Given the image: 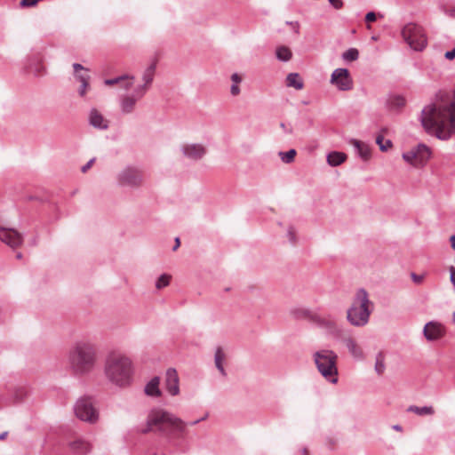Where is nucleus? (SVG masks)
Instances as JSON below:
<instances>
[{
	"instance_id": "f257e3e1",
	"label": "nucleus",
	"mask_w": 455,
	"mask_h": 455,
	"mask_svg": "<svg viewBox=\"0 0 455 455\" xmlns=\"http://www.w3.org/2000/svg\"><path fill=\"white\" fill-rule=\"evenodd\" d=\"M421 124L443 140L455 136V88L451 96L440 92L436 101L421 111Z\"/></svg>"
},
{
	"instance_id": "f03ea898",
	"label": "nucleus",
	"mask_w": 455,
	"mask_h": 455,
	"mask_svg": "<svg viewBox=\"0 0 455 455\" xmlns=\"http://www.w3.org/2000/svg\"><path fill=\"white\" fill-rule=\"evenodd\" d=\"M144 434L158 432L170 443L183 439L187 432V424L180 418L163 409L151 410L147 417L145 427L140 428Z\"/></svg>"
},
{
	"instance_id": "7ed1b4c3",
	"label": "nucleus",
	"mask_w": 455,
	"mask_h": 455,
	"mask_svg": "<svg viewBox=\"0 0 455 455\" xmlns=\"http://www.w3.org/2000/svg\"><path fill=\"white\" fill-rule=\"evenodd\" d=\"M99 362L97 345L87 339L75 341L67 353V363L69 371L77 377L92 373Z\"/></svg>"
},
{
	"instance_id": "20e7f679",
	"label": "nucleus",
	"mask_w": 455,
	"mask_h": 455,
	"mask_svg": "<svg viewBox=\"0 0 455 455\" xmlns=\"http://www.w3.org/2000/svg\"><path fill=\"white\" fill-rule=\"evenodd\" d=\"M103 371L108 383L124 389L132 386L135 368L132 360L128 355L113 351L105 358Z\"/></svg>"
},
{
	"instance_id": "39448f33",
	"label": "nucleus",
	"mask_w": 455,
	"mask_h": 455,
	"mask_svg": "<svg viewBox=\"0 0 455 455\" xmlns=\"http://www.w3.org/2000/svg\"><path fill=\"white\" fill-rule=\"evenodd\" d=\"M372 310L373 304L369 299L366 290L359 289L347 311V320L353 326L363 327L369 323Z\"/></svg>"
},
{
	"instance_id": "423d86ee",
	"label": "nucleus",
	"mask_w": 455,
	"mask_h": 455,
	"mask_svg": "<svg viewBox=\"0 0 455 455\" xmlns=\"http://www.w3.org/2000/svg\"><path fill=\"white\" fill-rule=\"evenodd\" d=\"M313 360L319 373L330 383L338 382V355L331 349L323 348L313 354Z\"/></svg>"
},
{
	"instance_id": "0eeeda50",
	"label": "nucleus",
	"mask_w": 455,
	"mask_h": 455,
	"mask_svg": "<svg viewBox=\"0 0 455 455\" xmlns=\"http://www.w3.org/2000/svg\"><path fill=\"white\" fill-rule=\"evenodd\" d=\"M73 410L78 419L90 425L96 424L100 419L99 409L91 396L78 398L73 406Z\"/></svg>"
},
{
	"instance_id": "6e6552de",
	"label": "nucleus",
	"mask_w": 455,
	"mask_h": 455,
	"mask_svg": "<svg viewBox=\"0 0 455 455\" xmlns=\"http://www.w3.org/2000/svg\"><path fill=\"white\" fill-rule=\"evenodd\" d=\"M402 36L414 51H422L427 43L423 28L416 23H408L402 29Z\"/></svg>"
},
{
	"instance_id": "1a4fd4ad",
	"label": "nucleus",
	"mask_w": 455,
	"mask_h": 455,
	"mask_svg": "<svg viewBox=\"0 0 455 455\" xmlns=\"http://www.w3.org/2000/svg\"><path fill=\"white\" fill-rule=\"evenodd\" d=\"M116 182L120 187L139 188L143 184L142 171L134 165H127L120 170L116 174Z\"/></svg>"
},
{
	"instance_id": "9d476101",
	"label": "nucleus",
	"mask_w": 455,
	"mask_h": 455,
	"mask_svg": "<svg viewBox=\"0 0 455 455\" xmlns=\"http://www.w3.org/2000/svg\"><path fill=\"white\" fill-rule=\"evenodd\" d=\"M145 92L134 88L132 93H125L119 97V108L123 115H129L135 111L138 102L144 98Z\"/></svg>"
},
{
	"instance_id": "9b49d317",
	"label": "nucleus",
	"mask_w": 455,
	"mask_h": 455,
	"mask_svg": "<svg viewBox=\"0 0 455 455\" xmlns=\"http://www.w3.org/2000/svg\"><path fill=\"white\" fill-rule=\"evenodd\" d=\"M330 82L338 90L342 92L349 91L353 88V80L347 68H339L333 70Z\"/></svg>"
},
{
	"instance_id": "f8f14e48",
	"label": "nucleus",
	"mask_w": 455,
	"mask_h": 455,
	"mask_svg": "<svg viewBox=\"0 0 455 455\" xmlns=\"http://www.w3.org/2000/svg\"><path fill=\"white\" fill-rule=\"evenodd\" d=\"M0 241L15 250L22 245L24 236L14 228L0 225Z\"/></svg>"
},
{
	"instance_id": "ddd939ff",
	"label": "nucleus",
	"mask_w": 455,
	"mask_h": 455,
	"mask_svg": "<svg viewBox=\"0 0 455 455\" xmlns=\"http://www.w3.org/2000/svg\"><path fill=\"white\" fill-rule=\"evenodd\" d=\"M182 156L194 162L201 160L207 153V148L201 143H183L180 145Z\"/></svg>"
},
{
	"instance_id": "4468645a",
	"label": "nucleus",
	"mask_w": 455,
	"mask_h": 455,
	"mask_svg": "<svg viewBox=\"0 0 455 455\" xmlns=\"http://www.w3.org/2000/svg\"><path fill=\"white\" fill-rule=\"evenodd\" d=\"M317 327L324 330L329 335L335 339H341L344 337V329L335 321L322 316L316 318L315 323Z\"/></svg>"
},
{
	"instance_id": "2eb2a0df",
	"label": "nucleus",
	"mask_w": 455,
	"mask_h": 455,
	"mask_svg": "<svg viewBox=\"0 0 455 455\" xmlns=\"http://www.w3.org/2000/svg\"><path fill=\"white\" fill-rule=\"evenodd\" d=\"M164 386L171 395L174 396L180 394V379L178 372L174 368L167 369L165 372Z\"/></svg>"
},
{
	"instance_id": "dca6fc26",
	"label": "nucleus",
	"mask_w": 455,
	"mask_h": 455,
	"mask_svg": "<svg viewBox=\"0 0 455 455\" xmlns=\"http://www.w3.org/2000/svg\"><path fill=\"white\" fill-rule=\"evenodd\" d=\"M156 70V62L152 61L142 72L141 80L142 84H138L136 88L141 92H147L151 88Z\"/></svg>"
},
{
	"instance_id": "f3484780",
	"label": "nucleus",
	"mask_w": 455,
	"mask_h": 455,
	"mask_svg": "<svg viewBox=\"0 0 455 455\" xmlns=\"http://www.w3.org/2000/svg\"><path fill=\"white\" fill-rule=\"evenodd\" d=\"M88 124L96 130L106 131L109 126V121L95 108L88 113Z\"/></svg>"
},
{
	"instance_id": "a211bd4d",
	"label": "nucleus",
	"mask_w": 455,
	"mask_h": 455,
	"mask_svg": "<svg viewBox=\"0 0 455 455\" xmlns=\"http://www.w3.org/2000/svg\"><path fill=\"white\" fill-rule=\"evenodd\" d=\"M443 326L437 322H428L425 324L423 329V334L427 340L434 341L444 335Z\"/></svg>"
},
{
	"instance_id": "6ab92c4d",
	"label": "nucleus",
	"mask_w": 455,
	"mask_h": 455,
	"mask_svg": "<svg viewBox=\"0 0 455 455\" xmlns=\"http://www.w3.org/2000/svg\"><path fill=\"white\" fill-rule=\"evenodd\" d=\"M68 451L73 455H86L92 451V444L84 438H76L68 443Z\"/></svg>"
},
{
	"instance_id": "aec40b11",
	"label": "nucleus",
	"mask_w": 455,
	"mask_h": 455,
	"mask_svg": "<svg viewBox=\"0 0 455 455\" xmlns=\"http://www.w3.org/2000/svg\"><path fill=\"white\" fill-rule=\"evenodd\" d=\"M291 315L296 320H308L315 323L319 315L312 312L309 308L304 307H296L291 309Z\"/></svg>"
},
{
	"instance_id": "412c9836",
	"label": "nucleus",
	"mask_w": 455,
	"mask_h": 455,
	"mask_svg": "<svg viewBox=\"0 0 455 455\" xmlns=\"http://www.w3.org/2000/svg\"><path fill=\"white\" fill-rule=\"evenodd\" d=\"M343 341L348 349L350 355L356 360H363L364 357L363 349L357 345L356 341L351 337H343Z\"/></svg>"
},
{
	"instance_id": "4be33fe9",
	"label": "nucleus",
	"mask_w": 455,
	"mask_h": 455,
	"mask_svg": "<svg viewBox=\"0 0 455 455\" xmlns=\"http://www.w3.org/2000/svg\"><path fill=\"white\" fill-rule=\"evenodd\" d=\"M414 150L417 156L414 166H423L430 157V149L424 144H419L416 148H414Z\"/></svg>"
},
{
	"instance_id": "5701e85b",
	"label": "nucleus",
	"mask_w": 455,
	"mask_h": 455,
	"mask_svg": "<svg viewBox=\"0 0 455 455\" xmlns=\"http://www.w3.org/2000/svg\"><path fill=\"white\" fill-rule=\"evenodd\" d=\"M160 378L158 376L153 377L144 387V392L148 396L150 397H160L162 392L159 387Z\"/></svg>"
},
{
	"instance_id": "b1692460",
	"label": "nucleus",
	"mask_w": 455,
	"mask_h": 455,
	"mask_svg": "<svg viewBox=\"0 0 455 455\" xmlns=\"http://www.w3.org/2000/svg\"><path fill=\"white\" fill-rule=\"evenodd\" d=\"M350 144L354 146L357 155L364 161H367L371 156L369 146L358 140L353 139Z\"/></svg>"
},
{
	"instance_id": "393cba45",
	"label": "nucleus",
	"mask_w": 455,
	"mask_h": 455,
	"mask_svg": "<svg viewBox=\"0 0 455 455\" xmlns=\"http://www.w3.org/2000/svg\"><path fill=\"white\" fill-rule=\"evenodd\" d=\"M226 354L224 350L220 347H217L214 354V364L223 377L227 376V371L224 368Z\"/></svg>"
},
{
	"instance_id": "a878e982",
	"label": "nucleus",
	"mask_w": 455,
	"mask_h": 455,
	"mask_svg": "<svg viewBox=\"0 0 455 455\" xmlns=\"http://www.w3.org/2000/svg\"><path fill=\"white\" fill-rule=\"evenodd\" d=\"M347 158L346 154L342 152L333 151L328 154L327 156V163L331 166H339Z\"/></svg>"
},
{
	"instance_id": "bb28decb",
	"label": "nucleus",
	"mask_w": 455,
	"mask_h": 455,
	"mask_svg": "<svg viewBox=\"0 0 455 455\" xmlns=\"http://www.w3.org/2000/svg\"><path fill=\"white\" fill-rule=\"evenodd\" d=\"M74 75L77 81L80 83L89 81L90 76L87 74L88 69L79 63L73 64Z\"/></svg>"
},
{
	"instance_id": "cd10ccee",
	"label": "nucleus",
	"mask_w": 455,
	"mask_h": 455,
	"mask_svg": "<svg viewBox=\"0 0 455 455\" xmlns=\"http://www.w3.org/2000/svg\"><path fill=\"white\" fill-rule=\"evenodd\" d=\"M286 85L288 87H293L296 90H301L304 84L298 73H290L286 77Z\"/></svg>"
},
{
	"instance_id": "c85d7f7f",
	"label": "nucleus",
	"mask_w": 455,
	"mask_h": 455,
	"mask_svg": "<svg viewBox=\"0 0 455 455\" xmlns=\"http://www.w3.org/2000/svg\"><path fill=\"white\" fill-rule=\"evenodd\" d=\"M230 79L232 82L230 86V93L232 96H237L241 92L239 84L242 83L243 77L239 74L234 73L231 75Z\"/></svg>"
},
{
	"instance_id": "c756f323",
	"label": "nucleus",
	"mask_w": 455,
	"mask_h": 455,
	"mask_svg": "<svg viewBox=\"0 0 455 455\" xmlns=\"http://www.w3.org/2000/svg\"><path fill=\"white\" fill-rule=\"evenodd\" d=\"M407 411L419 416L433 415L435 413L434 408L432 406L419 407L416 405H411L408 407Z\"/></svg>"
},
{
	"instance_id": "7c9ffc66",
	"label": "nucleus",
	"mask_w": 455,
	"mask_h": 455,
	"mask_svg": "<svg viewBox=\"0 0 455 455\" xmlns=\"http://www.w3.org/2000/svg\"><path fill=\"white\" fill-rule=\"evenodd\" d=\"M275 56L277 60L286 62L291 59L292 53L288 47L283 45L276 48Z\"/></svg>"
},
{
	"instance_id": "2f4dec72",
	"label": "nucleus",
	"mask_w": 455,
	"mask_h": 455,
	"mask_svg": "<svg viewBox=\"0 0 455 455\" xmlns=\"http://www.w3.org/2000/svg\"><path fill=\"white\" fill-rule=\"evenodd\" d=\"M341 57L344 61H355L359 58V52L356 48H349L342 53Z\"/></svg>"
},
{
	"instance_id": "473e14b6",
	"label": "nucleus",
	"mask_w": 455,
	"mask_h": 455,
	"mask_svg": "<svg viewBox=\"0 0 455 455\" xmlns=\"http://www.w3.org/2000/svg\"><path fill=\"white\" fill-rule=\"evenodd\" d=\"M172 276L168 274H162L156 281V288L162 290L170 284Z\"/></svg>"
},
{
	"instance_id": "72a5a7b5",
	"label": "nucleus",
	"mask_w": 455,
	"mask_h": 455,
	"mask_svg": "<svg viewBox=\"0 0 455 455\" xmlns=\"http://www.w3.org/2000/svg\"><path fill=\"white\" fill-rule=\"evenodd\" d=\"M386 369V366H385V358H384V355L381 354V353H379L377 355H376V360H375V371L376 372L379 374V375H381L384 371Z\"/></svg>"
},
{
	"instance_id": "f704fd0d",
	"label": "nucleus",
	"mask_w": 455,
	"mask_h": 455,
	"mask_svg": "<svg viewBox=\"0 0 455 455\" xmlns=\"http://www.w3.org/2000/svg\"><path fill=\"white\" fill-rule=\"evenodd\" d=\"M297 152L295 149L291 148L288 150L287 152H279V156L281 160L285 164H291L293 162L294 157L296 156Z\"/></svg>"
},
{
	"instance_id": "c9c22d12",
	"label": "nucleus",
	"mask_w": 455,
	"mask_h": 455,
	"mask_svg": "<svg viewBox=\"0 0 455 455\" xmlns=\"http://www.w3.org/2000/svg\"><path fill=\"white\" fill-rule=\"evenodd\" d=\"M12 396L13 403H20L26 396V391L23 387H15Z\"/></svg>"
},
{
	"instance_id": "e433bc0d",
	"label": "nucleus",
	"mask_w": 455,
	"mask_h": 455,
	"mask_svg": "<svg viewBox=\"0 0 455 455\" xmlns=\"http://www.w3.org/2000/svg\"><path fill=\"white\" fill-rule=\"evenodd\" d=\"M376 143L379 145L381 151H387L392 146L391 140H384V138L381 135H379L376 138Z\"/></svg>"
},
{
	"instance_id": "4c0bfd02",
	"label": "nucleus",
	"mask_w": 455,
	"mask_h": 455,
	"mask_svg": "<svg viewBox=\"0 0 455 455\" xmlns=\"http://www.w3.org/2000/svg\"><path fill=\"white\" fill-rule=\"evenodd\" d=\"M416 158L417 156L414 148L403 154V159L408 164H412L413 166L414 164L416 163Z\"/></svg>"
},
{
	"instance_id": "58836bf2",
	"label": "nucleus",
	"mask_w": 455,
	"mask_h": 455,
	"mask_svg": "<svg viewBox=\"0 0 455 455\" xmlns=\"http://www.w3.org/2000/svg\"><path fill=\"white\" fill-rule=\"evenodd\" d=\"M127 77H128V75H122V76H117V77H115V78L106 79V80L104 81V84H105L106 85H114V84H116L122 83V82H123V81H124Z\"/></svg>"
},
{
	"instance_id": "ea45409f",
	"label": "nucleus",
	"mask_w": 455,
	"mask_h": 455,
	"mask_svg": "<svg viewBox=\"0 0 455 455\" xmlns=\"http://www.w3.org/2000/svg\"><path fill=\"white\" fill-rule=\"evenodd\" d=\"M286 236L289 240V242L294 245L297 242V238H296V233H295V230L292 227H289L288 230H287V233H286Z\"/></svg>"
},
{
	"instance_id": "a19ab883",
	"label": "nucleus",
	"mask_w": 455,
	"mask_h": 455,
	"mask_svg": "<svg viewBox=\"0 0 455 455\" xmlns=\"http://www.w3.org/2000/svg\"><path fill=\"white\" fill-rule=\"evenodd\" d=\"M134 79L135 77L133 76L128 75V77L124 81H123L124 83L122 84V87L124 90H129L133 85Z\"/></svg>"
},
{
	"instance_id": "79ce46f5",
	"label": "nucleus",
	"mask_w": 455,
	"mask_h": 455,
	"mask_svg": "<svg viewBox=\"0 0 455 455\" xmlns=\"http://www.w3.org/2000/svg\"><path fill=\"white\" fill-rule=\"evenodd\" d=\"M89 87V81L81 83L80 88L78 90V93L81 97H84L86 94L87 88Z\"/></svg>"
},
{
	"instance_id": "37998d69",
	"label": "nucleus",
	"mask_w": 455,
	"mask_h": 455,
	"mask_svg": "<svg viewBox=\"0 0 455 455\" xmlns=\"http://www.w3.org/2000/svg\"><path fill=\"white\" fill-rule=\"evenodd\" d=\"M37 0H21L20 5L22 7H33L36 5Z\"/></svg>"
},
{
	"instance_id": "c03bdc74",
	"label": "nucleus",
	"mask_w": 455,
	"mask_h": 455,
	"mask_svg": "<svg viewBox=\"0 0 455 455\" xmlns=\"http://www.w3.org/2000/svg\"><path fill=\"white\" fill-rule=\"evenodd\" d=\"M329 3L336 10H339L343 7V2L341 0H329Z\"/></svg>"
},
{
	"instance_id": "a18cd8bd",
	"label": "nucleus",
	"mask_w": 455,
	"mask_h": 455,
	"mask_svg": "<svg viewBox=\"0 0 455 455\" xmlns=\"http://www.w3.org/2000/svg\"><path fill=\"white\" fill-rule=\"evenodd\" d=\"M95 162V157L90 159L84 165L82 166L81 172L85 173L93 164Z\"/></svg>"
},
{
	"instance_id": "49530a36",
	"label": "nucleus",
	"mask_w": 455,
	"mask_h": 455,
	"mask_svg": "<svg viewBox=\"0 0 455 455\" xmlns=\"http://www.w3.org/2000/svg\"><path fill=\"white\" fill-rule=\"evenodd\" d=\"M365 20L367 22H372V21H375L376 20V14L375 12H369L366 15H365Z\"/></svg>"
},
{
	"instance_id": "de8ad7c7",
	"label": "nucleus",
	"mask_w": 455,
	"mask_h": 455,
	"mask_svg": "<svg viewBox=\"0 0 455 455\" xmlns=\"http://www.w3.org/2000/svg\"><path fill=\"white\" fill-rule=\"evenodd\" d=\"M444 57L450 60H453L455 58V48H453L451 51L446 52L444 54Z\"/></svg>"
},
{
	"instance_id": "09e8293b",
	"label": "nucleus",
	"mask_w": 455,
	"mask_h": 455,
	"mask_svg": "<svg viewBox=\"0 0 455 455\" xmlns=\"http://www.w3.org/2000/svg\"><path fill=\"white\" fill-rule=\"evenodd\" d=\"M280 127L283 129V131L287 133V134H291L292 133V128L291 127H288L286 126V124L284 123H281L280 124Z\"/></svg>"
},
{
	"instance_id": "8fccbe9b",
	"label": "nucleus",
	"mask_w": 455,
	"mask_h": 455,
	"mask_svg": "<svg viewBox=\"0 0 455 455\" xmlns=\"http://www.w3.org/2000/svg\"><path fill=\"white\" fill-rule=\"evenodd\" d=\"M445 14L451 18L455 19V7L446 10Z\"/></svg>"
},
{
	"instance_id": "3c124183",
	"label": "nucleus",
	"mask_w": 455,
	"mask_h": 455,
	"mask_svg": "<svg viewBox=\"0 0 455 455\" xmlns=\"http://www.w3.org/2000/svg\"><path fill=\"white\" fill-rule=\"evenodd\" d=\"M39 242L38 235H36L29 241V245L31 246H37Z\"/></svg>"
},
{
	"instance_id": "603ef678",
	"label": "nucleus",
	"mask_w": 455,
	"mask_h": 455,
	"mask_svg": "<svg viewBox=\"0 0 455 455\" xmlns=\"http://www.w3.org/2000/svg\"><path fill=\"white\" fill-rule=\"evenodd\" d=\"M411 278L415 283H420L423 279L421 275H418L414 273L411 274Z\"/></svg>"
},
{
	"instance_id": "864d4df0",
	"label": "nucleus",
	"mask_w": 455,
	"mask_h": 455,
	"mask_svg": "<svg viewBox=\"0 0 455 455\" xmlns=\"http://www.w3.org/2000/svg\"><path fill=\"white\" fill-rule=\"evenodd\" d=\"M180 245V240L179 237L175 238V245L173 246L172 250L176 251Z\"/></svg>"
},
{
	"instance_id": "5fc2aeb1",
	"label": "nucleus",
	"mask_w": 455,
	"mask_h": 455,
	"mask_svg": "<svg viewBox=\"0 0 455 455\" xmlns=\"http://www.w3.org/2000/svg\"><path fill=\"white\" fill-rule=\"evenodd\" d=\"M202 421V419H196L194 421H190V422H186L187 426H196L197 425L198 423H200Z\"/></svg>"
},
{
	"instance_id": "6e6d98bb",
	"label": "nucleus",
	"mask_w": 455,
	"mask_h": 455,
	"mask_svg": "<svg viewBox=\"0 0 455 455\" xmlns=\"http://www.w3.org/2000/svg\"><path fill=\"white\" fill-rule=\"evenodd\" d=\"M450 241L451 248L455 251V235L451 236Z\"/></svg>"
},
{
	"instance_id": "4d7b16f0",
	"label": "nucleus",
	"mask_w": 455,
	"mask_h": 455,
	"mask_svg": "<svg viewBox=\"0 0 455 455\" xmlns=\"http://www.w3.org/2000/svg\"><path fill=\"white\" fill-rule=\"evenodd\" d=\"M287 24H289V25H295V27H296V33H299V23L298 22L293 23L292 21H287Z\"/></svg>"
},
{
	"instance_id": "13d9d810",
	"label": "nucleus",
	"mask_w": 455,
	"mask_h": 455,
	"mask_svg": "<svg viewBox=\"0 0 455 455\" xmlns=\"http://www.w3.org/2000/svg\"><path fill=\"white\" fill-rule=\"evenodd\" d=\"M393 429L395 431H402L403 427L400 425H394Z\"/></svg>"
},
{
	"instance_id": "bf43d9fd",
	"label": "nucleus",
	"mask_w": 455,
	"mask_h": 455,
	"mask_svg": "<svg viewBox=\"0 0 455 455\" xmlns=\"http://www.w3.org/2000/svg\"><path fill=\"white\" fill-rule=\"evenodd\" d=\"M300 452H301V455H308V451L307 448H302Z\"/></svg>"
},
{
	"instance_id": "052dcab7",
	"label": "nucleus",
	"mask_w": 455,
	"mask_h": 455,
	"mask_svg": "<svg viewBox=\"0 0 455 455\" xmlns=\"http://www.w3.org/2000/svg\"><path fill=\"white\" fill-rule=\"evenodd\" d=\"M7 435V432H4L2 434H0V440H4Z\"/></svg>"
},
{
	"instance_id": "680f3d73",
	"label": "nucleus",
	"mask_w": 455,
	"mask_h": 455,
	"mask_svg": "<svg viewBox=\"0 0 455 455\" xmlns=\"http://www.w3.org/2000/svg\"><path fill=\"white\" fill-rule=\"evenodd\" d=\"M16 258H17L18 259H22V253H21V252H18V253L16 254Z\"/></svg>"
},
{
	"instance_id": "e2e57ef3",
	"label": "nucleus",
	"mask_w": 455,
	"mask_h": 455,
	"mask_svg": "<svg viewBox=\"0 0 455 455\" xmlns=\"http://www.w3.org/2000/svg\"><path fill=\"white\" fill-rule=\"evenodd\" d=\"M208 417V413H206L204 416H203L202 418H200L199 419H202V421L205 420Z\"/></svg>"
},
{
	"instance_id": "0e129e2a",
	"label": "nucleus",
	"mask_w": 455,
	"mask_h": 455,
	"mask_svg": "<svg viewBox=\"0 0 455 455\" xmlns=\"http://www.w3.org/2000/svg\"><path fill=\"white\" fill-rule=\"evenodd\" d=\"M452 321L455 323V312H453V314H452Z\"/></svg>"
},
{
	"instance_id": "69168bd1",
	"label": "nucleus",
	"mask_w": 455,
	"mask_h": 455,
	"mask_svg": "<svg viewBox=\"0 0 455 455\" xmlns=\"http://www.w3.org/2000/svg\"><path fill=\"white\" fill-rule=\"evenodd\" d=\"M399 100H400L399 105H403V103H404V102H403V99H400Z\"/></svg>"
},
{
	"instance_id": "338daca9",
	"label": "nucleus",
	"mask_w": 455,
	"mask_h": 455,
	"mask_svg": "<svg viewBox=\"0 0 455 455\" xmlns=\"http://www.w3.org/2000/svg\"><path fill=\"white\" fill-rule=\"evenodd\" d=\"M40 0H37V2H39Z\"/></svg>"
}]
</instances>
